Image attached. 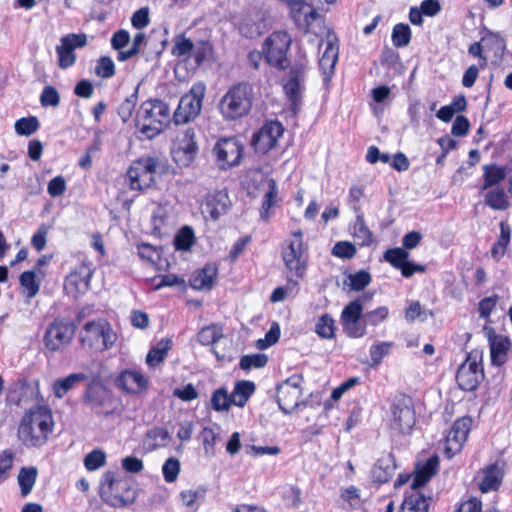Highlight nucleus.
<instances>
[{
  "instance_id": "603ef678",
  "label": "nucleus",
  "mask_w": 512,
  "mask_h": 512,
  "mask_svg": "<svg viewBox=\"0 0 512 512\" xmlns=\"http://www.w3.org/2000/svg\"><path fill=\"white\" fill-rule=\"evenodd\" d=\"M389 316V309L386 306H379L372 311H368L364 314L363 324L365 328L369 326H378L384 322Z\"/></svg>"
},
{
  "instance_id": "473e14b6",
  "label": "nucleus",
  "mask_w": 512,
  "mask_h": 512,
  "mask_svg": "<svg viewBox=\"0 0 512 512\" xmlns=\"http://www.w3.org/2000/svg\"><path fill=\"white\" fill-rule=\"evenodd\" d=\"M482 169L483 182L480 186L481 191L497 186L506 178V167L496 164H485Z\"/></svg>"
},
{
  "instance_id": "37998d69",
  "label": "nucleus",
  "mask_w": 512,
  "mask_h": 512,
  "mask_svg": "<svg viewBox=\"0 0 512 512\" xmlns=\"http://www.w3.org/2000/svg\"><path fill=\"white\" fill-rule=\"evenodd\" d=\"M268 357L262 353L246 354L240 358L239 368L243 371L260 369L267 365Z\"/></svg>"
},
{
  "instance_id": "0eeeda50",
  "label": "nucleus",
  "mask_w": 512,
  "mask_h": 512,
  "mask_svg": "<svg viewBox=\"0 0 512 512\" xmlns=\"http://www.w3.org/2000/svg\"><path fill=\"white\" fill-rule=\"evenodd\" d=\"M291 44L292 38L288 32L283 30L272 32L262 43L265 62L279 71L287 69Z\"/></svg>"
},
{
  "instance_id": "ea45409f",
  "label": "nucleus",
  "mask_w": 512,
  "mask_h": 512,
  "mask_svg": "<svg viewBox=\"0 0 512 512\" xmlns=\"http://www.w3.org/2000/svg\"><path fill=\"white\" fill-rule=\"evenodd\" d=\"M336 329L335 320L328 313L321 315L315 324V333L322 339H333Z\"/></svg>"
},
{
  "instance_id": "4be33fe9",
  "label": "nucleus",
  "mask_w": 512,
  "mask_h": 512,
  "mask_svg": "<svg viewBox=\"0 0 512 512\" xmlns=\"http://www.w3.org/2000/svg\"><path fill=\"white\" fill-rule=\"evenodd\" d=\"M195 136L194 128L188 127L178 137V146L173 152L174 160L178 164L188 166L194 161L198 151Z\"/></svg>"
},
{
  "instance_id": "69168bd1",
  "label": "nucleus",
  "mask_w": 512,
  "mask_h": 512,
  "mask_svg": "<svg viewBox=\"0 0 512 512\" xmlns=\"http://www.w3.org/2000/svg\"><path fill=\"white\" fill-rule=\"evenodd\" d=\"M409 253L404 248H390L384 252V259L391 264L395 269L399 267L408 259Z\"/></svg>"
},
{
  "instance_id": "2f4dec72",
  "label": "nucleus",
  "mask_w": 512,
  "mask_h": 512,
  "mask_svg": "<svg viewBox=\"0 0 512 512\" xmlns=\"http://www.w3.org/2000/svg\"><path fill=\"white\" fill-rule=\"evenodd\" d=\"M431 498L420 491L405 494L400 505L403 512H429Z\"/></svg>"
},
{
  "instance_id": "de8ad7c7",
  "label": "nucleus",
  "mask_w": 512,
  "mask_h": 512,
  "mask_svg": "<svg viewBox=\"0 0 512 512\" xmlns=\"http://www.w3.org/2000/svg\"><path fill=\"white\" fill-rule=\"evenodd\" d=\"M137 102H138V88H136L135 91L131 95L126 97L118 107L117 113L123 122H128L131 119V117L135 111Z\"/></svg>"
},
{
  "instance_id": "a211bd4d",
  "label": "nucleus",
  "mask_w": 512,
  "mask_h": 512,
  "mask_svg": "<svg viewBox=\"0 0 512 512\" xmlns=\"http://www.w3.org/2000/svg\"><path fill=\"white\" fill-rule=\"evenodd\" d=\"M391 412L393 426L403 434L410 433L416 422L412 398L400 394L392 404Z\"/></svg>"
},
{
  "instance_id": "f03ea898",
  "label": "nucleus",
  "mask_w": 512,
  "mask_h": 512,
  "mask_svg": "<svg viewBox=\"0 0 512 512\" xmlns=\"http://www.w3.org/2000/svg\"><path fill=\"white\" fill-rule=\"evenodd\" d=\"M254 88L249 82L231 85L218 103V110L225 121H238L247 117L253 108Z\"/></svg>"
},
{
  "instance_id": "49530a36",
  "label": "nucleus",
  "mask_w": 512,
  "mask_h": 512,
  "mask_svg": "<svg viewBox=\"0 0 512 512\" xmlns=\"http://www.w3.org/2000/svg\"><path fill=\"white\" fill-rule=\"evenodd\" d=\"M14 128L18 135L30 136L40 128V123L36 116L22 117L15 122Z\"/></svg>"
},
{
  "instance_id": "3c124183",
  "label": "nucleus",
  "mask_w": 512,
  "mask_h": 512,
  "mask_svg": "<svg viewBox=\"0 0 512 512\" xmlns=\"http://www.w3.org/2000/svg\"><path fill=\"white\" fill-rule=\"evenodd\" d=\"M199 439L202 442L205 454L213 456L216 451V442L218 439V433L215 429L210 426L204 427L199 434Z\"/></svg>"
},
{
  "instance_id": "f704fd0d",
  "label": "nucleus",
  "mask_w": 512,
  "mask_h": 512,
  "mask_svg": "<svg viewBox=\"0 0 512 512\" xmlns=\"http://www.w3.org/2000/svg\"><path fill=\"white\" fill-rule=\"evenodd\" d=\"M171 347L172 340L169 338H163L158 341L156 346L149 349L146 355V364L151 368L157 367L166 359Z\"/></svg>"
},
{
  "instance_id": "58836bf2",
  "label": "nucleus",
  "mask_w": 512,
  "mask_h": 512,
  "mask_svg": "<svg viewBox=\"0 0 512 512\" xmlns=\"http://www.w3.org/2000/svg\"><path fill=\"white\" fill-rule=\"evenodd\" d=\"M207 489L199 486L196 489L182 490L179 494L182 504L196 511L200 504L204 501Z\"/></svg>"
},
{
  "instance_id": "a878e982",
  "label": "nucleus",
  "mask_w": 512,
  "mask_h": 512,
  "mask_svg": "<svg viewBox=\"0 0 512 512\" xmlns=\"http://www.w3.org/2000/svg\"><path fill=\"white\" fill-rule=\"evenodd\" d=\"M395 469L396 463L394 455L392 453L382 455L372 466V482L378 485L388 483L392 479Z\"/></svg>"
},
{
  "instance_id": "aec40b11",
  "label": "nucleus",
  "mask_w": 512,
  "mask_h": 512,
  "mask_svg": "<svg viewBox=\"0 0 512 512\" xmlns=\"http://www.w3.org/2000/svg\"><path fill=\"white\" fill-rule=\"evenodd\" d=\"M363 304L359 299L349 302L341 313V322L346 335L350 338H362L366 335L365 324L360 322Z\"/></svg>"
},
{
  "instance_id": "f257e3e1",
  "label": "nucleus",
  "mask_w": 512,
  "mask_h": 512,
  "mask_svg": "<svg viewBox=\"0 0 512 512\" xmlns=\"http://www.w3.org/2000/svg\"><path fill=\"white\" fill-rule=\"evenodd\" d=\"M22 390H29L32 398L38 402L27 409L18 425V438L28 447H42L53 432L54 419L52 410L45 405V398L40 391L39 379L20 382Z\"/></svg>"
},
{
  "instance_id": "864d4df0",
  "label": "nucleus",
  "mask_w": 512,
  "mask_h": 512,
  "mask_svg": "<svg viewBox=\"0 0 512 512\" xmlns=\"http://www.w3.org/2000/svg\"><path fill=\"white\" fill-rule=\"evenodd\" d=\"M193 50L194 43L192 40L181 34L175 38V43L171 49V54L175 57H183L190 55Z\"/></svg>"
},
{
  "instance_id": "1a4fd4ad",
  "label": "nucleus",
  "mask_w": 512,
  "mask_h": 512,
  "mask_svg": "<svg viewBox=\"0 0 512 512\" xmlns=\"http://www.w3.org/2000/svg\"><path fill=\"white\" fill-rule=\"evenodd\" d=\"M484 377L483 353L476 349L472 350L456 372L457 384L463 391H475Z\"/></svg>"
},
{
  "instance_id": "a19ab883",
  "label": "nucleus",
  "mask_w": 512,
  "mask_h": 512,
  "mask_svg": "<svg viewBox=\"0 0 512 512\" xmlns=\"http://www.w3.org/2000/svg\"><path fill=\"white\" fill-rule=\"evenodd\" d=\"M195 243V234L190 226H183L175 235L173 244L177 251H189Z\"/></svg>"
},
{
  "instance_id": "39448f33",
  "label": "nucleus",
  "mask_w": 512,
  "mask_h": 512,
  "mask_svg": "<svg viewBox=\"0 0 512 512\" xmlns=\"http://www.w3.org/2000/svg\"><path fill=\"white\" fill-rule=\"evenodd\" d=\"M116 340L117 334L111 324L104 318L86 322L78 333L80 347L92 353H101L111 349Z\"/></svg>"
},
{
  "instance_id": "6ab92c4d",
  "label": "nucleus",
  "mask_w": 512,
  "mask_h": 512,
  "mask_svg": "<svg viewBox=\"0 0 512 512\" xmlns=\"http://www.w3.org/2000/svg\"><path fill=\"white\" fill-rule=\"evenodd\" d=\"M87 45V36L84 33H70L62 36L60 45L56 46L58 56V66L61 69L72 67L76 62L75 49L83 48Z\"/></svg>"
},
{
  "instance_id": "4468645a",
  "label": "nucleus",
  "mask_w": 512,
  "mask_h": 512,
  "mask_svg": "<svg viewBox=\"0 0 512 512\" xmlns=\"http://www.w3.org/2000/svg\"><path fill=\"white\" fill-rule=\"evenodd\" d=\"M218 166L227 170L240 165L243 154L244 145L235 136L220 138L213 147Z\"/></svg>"
},
{
  "instance_id": "423d86ee",
  "label": "nucleus",
  "mask_w": 512,
  "mask_h": 512,
  "mask_svg": "<svg viewBox=\"0 0 512 512\" xmlns=\"http://www.w3.org/2000/svg\"><path fill=\"white\" fill-rule=\"evenodd\" d=\"M161 161L158 157H141L134 160L126 172V182L131 190L143 191L156 182Z\"/></svg>"
},
{
  "instance_id": "79ce46f5",
  "label": "nucleus",
  "mask_w": 512,
  "mask_h": 512,
  "mask_svg": "<svg viewBox=\"0 0 512 512\" xmlns=\"http://www.w3.org/2000/svg\"><path fill=\"white\" fill-rule=\"evenodd\" d=\"M340 498L348 504L349 510H357L364 503V500L361 498L360 489L354 485L341 489Z\"/></svg>"
},
{
  "instance_id": "c85d7f7f",
  "label": "nucleus",
  "mask_w": 512,
  "mask_h": 512,
  "mask_svg": "<svg viewBox=\"0 0 512 512\" xmlns=\"http://www.w3.org/2000/svg\"><path fill=\"white\" fill-rule=\"evenodd\" d=\"M339 47L333 40H328L326 48L319 59V68L322 72L325 82L330 81L335 71V65L338 61Z\"/></svg>"
},
{
  "instance_id": "cd10ccee",
  "label": "nucleus",
  "mask_w": 512,
  "mask_h": 512,
  "mask_svg": "<svg viewBox=\"0 0 512 512\" xmlns=\"http://www.w3.org/2000/svg\"><path fill=\"white\" fill-rule=\"evenodd\" d=\"M280 199L278 197V186L274 179L268 180V189L265 192L261 207L259 209L260 219L268 222L275 213V208L279 206Z\"/></svg>"
},
{
  "instance_id": "6e6d98bb",
  "label": "nucleus",
  "mask_w": 512,
  "mask_h": 512,
  "mask_svg": "<svg viewBox=\"0 0 512 512\" xmlns=\"http://www.w3.org/2000/svg\"><path fill=\"white\" fill-rule=\"evenodd\" d=\"M391 347V342H379L372 345L369 349L371 359L370 365L372 367H377L382 362L383 358L389 354Z\"/></svg>"
},
{
  "instance_id": "8fccbe9b",
  "label": "nucleus",
  "mask_w": 512,
  "mask_h": 512,
  "mask_svg": "<svg viewBox=\"0 0 512 512\" xmlns=\"http://www.w3.org/2000/svg\"><path fill=\"white\" fill-rule=\"evenodd\" d=\"M232 403L231 395L228 394L227 389L224 387L216 389L212 393L211 407L213 410L220 412L230 408Z\"/></svg>"
},
{
  "instance_id": "b1692460",
  "label": "nucleus",
  "mask_w": 512,
  "mask_h": 512,
  "mask_svg": "<svg viewBox=\"0 0 512 512\" xmlns=\"http://www.w3.org/2000/svg\"><path fill=\"white\" fill-rule=\"evenodd\" d=\"M109 482V494L105 501L113 507H125L131 504L134 497L131 496L132 490L127 480H117L110 478Z\"/></svg>"
},
{
  "instance_id": "9b49d317",
  "label": "nucleus",
  "mask_w": 512,
  "mask_h": 512,
  "mask_svg": "<svg viewBox=\"0 0 512 512\" xmlns=\"http://www.w3.org/2000/svg\"><path fill=\"white\" fill-rule=\"evenodd\" d=\"M94 270L93 262L85 255L80 256L65 278L64 289L67 294L77 297L86 293L90 288Z\"/></svg>"
},
{
  "instance_id": "a18cd8bd",
  "label": "nucleus",
  "mask_w": 512,
  "mask_h": 512,
  "mask_svg": "<svg viewBox=\"0 0 512 512\" xmlns=\"http://www.w3.org/2000/svg\"><path fill=\"white\" fill-rule=\"evenodd\" d=\"M95 74L102 79H109L115 76L116 66L110 56H100L95 65Z\"/></svg>"
},
{
  "instance_id": "09e8293b",
  "label": "nucleus",
  "mask_w": 512,
  "mask_h": 512,
  "mask_svg": "<svg viewBox=\"0 0 512 512\" xmlns=\"http://www.w3.org/2000/svg\"><path fill=\"white\" fill-rule=\"evenodd\" d=\"M392 42L397 48L405 47L411 40V29L408 24L398 23L392 29Z\"/></svg>"
},
{
  "instance_id": "7c9ffc66",
  "label": "nucleus",
  "mask_w": 512,
  "mask_h": 512,
  "mask_svg": "<svg viewBox=\"0 0 512 512\" xmlns=\"http://www.w3.org/2000/svg\"><path fill=\"white\" fill-rule=\"evenodd\" d=\"M217 277V267L206 264L203 268L197 269L190 277L189 284L194 290H210Z\"/></svg>"
},
{
  "instance_id": "bf43d9fd",
  "label": "nucleus",
  "mask_w": 512,
  "mask_h": 512,
  "mask_svg": "<svg viewBox=\"0 0 512 512\" xmlns=\"http://www.w3.org/2000/svg\"><path fill=\"white\" fill-rule=\"evenodd\" d=\"M20 285L27 291L28 298H33L39 292L40 286L36 281L34 271H25L20 275Z\"/></svg>"
},
{
  "instance_id": "72a5a7b5",
  "label": "nucleus",
  "mask_w": 512,
  "mask_h": 512,
  "mask_svg": "<svg viewBox=\"0 0 512 512\" xmlns=\"http://www.w3.org/2000/svg\"><path fill=\"white\" fill-rule=\"evenodd\" d=\"M88 379L85 373H72L64 378H58L54 381L52 390L56 398H63L76 384Z\"/></svg>"
},
{
  "instance_id": "e433bc0d",
  "label": "nucleus",
  "mask_w": 512,
  "mask_h": 512,
  "mask_svg": "<svg viewBox=\"0 0 512 512\" xmlns=\"http://www.w3.org/2000/svg\"><path fill=\"white\" fill-rule=\"evenodd\" d=\"M484 202L493 210L503 211L510 207L509 198L503 187L489 188L485 194Z\"/></svg>"
},
{
  "instance_id": "c9c22d12",
  "label": "nucleus",
  "mask_w": 512,
  "mask_h": 512,
  "mask_svg": "<svg viewBox=\"0 0 512 512\" xmlns=\"http://www.w3.org/2000/svg\"><path fill=\"white\" fill-rule=\"evenodd\" d=\"M38 470L35 466L21 467L17 476V482L20 488V495L27 497L33 490L37 481Z\"/></svg>"
},
{
  "instance_id": "7ed1b4c3",
  "label": "nucleus",
  "mask_w": 512,
  "mask_h": 512,
  "mask_svg": "<svg viewBox=\"0 0 512 512\" xmlns=\"http://www.w3.org/2000/svg\"><path fill=\"white\" fill-rule=\"evenodd\" d=\"M171 122L170 108L161 99H148L140 105L136 114V125L148 139L163 132Z\"/></svg>"
},
{
  "instance_id": "4d7b16f0",
  "label": "nucleus",
  "mask_w": 512,
  "mask_h": 512,
  "mask_svg": "<svg viewBox=\"0 0 512 512\" xmlns=\"http://www.w3.org/2000/svg\"><path fill=\"white\" fill-rule=\"evenodd\" d=\"M145 39L146 36L144 33H137L133 38L131 47L126 51H120L119 53H117V61L125 62L133 58L134 56L138 55L140 52V47L145 42Z\"/></svg>"
},
{
  "instance_id": "c03bdc74",
  "label": "nucleus",
  "mask_w": 512,
  "mask_h": 512,
  "mask_svg": "<svg viewBox=\"0 0 512 512\" xmlns=\"http://www.w3.org/2000/svg\"><path fill=\"white\" fill-rule=\"evenodd\" d=\"M137 254L142 261L155 266L160 259L161 248L143 242L137 245Z\"/></svg>"
},
{
  "instance_id": "20e7f679",
  "label": "nucleus",
  "mask_w": 512,
  "mask_h": 512,
  "mask_svg": "<svg viewBox=\"0 0 512 512\" xmlns=\"http://www.w3.org/2000/svg\"><path fill=\"white\" fill-rule=\"evenodd\" d=\"M281 258L287 271L297 279H304L309 266V246L301 229L291 231L281 244Z\"/></svg>"
},
{
  "instance_id": "9d476101",
  "label": "nucleus",
  "mask_w": 512,
  "mask_h": 512,
  "mask_svg": "<svg viewBox=\"0 0 512 512\" xmlns=\"http://www.w3.org/2000/svg\"><path fill=\"white\" fill-rule=\"evenodd\" d=\"M206 86L202 81L195 82L179 101L173 114L175 124H186L193 121L201 112Z\"/></svg>"
},
{
  "instance_id": "f8f14e48",
  "label": "nucleus",
  "mask_w": 512,
  "mask_h": 512,
  "mask_svg": "<svg viewBox=\"0 0 512 512\" xmlns=\"http://www.w3.org/2000/svg\"><path fill=\"white\" fill-rule=\"evenodd\" d=\"M284 126L278 120H268L256 130L251 137L250 145L256 154L266 155L278 145L284 134Z\"/></svg>"
},
{
  "instance_id": "4c0bfd02",
  "label": "nucleus",
  "mask_w": 512,
  "mask_h": 512,
  "mask_svg": "<svg viewBox=\"0 0 512 512\" xmlns=\"http://www.w3.org/2000/svg\"><path fill=\"white\" fill-rule=\"evenodd\" d=\"M255 391V384L252 381L242 380L235 383L231 393L232 403L238 407L246 405L249 398Z\"/></svg>"
},
{
  "instance_id": "c756f323",
  "label": "nucleus",
  "mask_w": 512,
  "mask_h": 512,
  "mask_svg": "<svg viewBox=\"0 0 512 512\" xmlns=\"http://www.w3.org/2000/svg\"><path fill=\"white\" fill-rule=\"evenodd\" d=\"M231 205L228 193L225 191H214L206 197L205 208L213 220H217L225 214Z\"/></svg>"
},
{
  "instance_id": "393cba45",
  "label": "nucleus",
  "mask_w": 512,
  "mask_h": 512,
  "mask_svg": "<svg viewBox=\"0 0 512 512\" xmlns=\"http://www.w3.org/2000/svg\"><path fill=\"white\" fill-rule=\"evenodd\" d=\"M439 467V458L437 455L430 456L425 462H418L413 472L411 483L412 491L425 486L431 478L437 473Z\"/></svg>"
},
{
  "instance_id": "2eb2a0df",
  "label": "nucleus",
  "mask_w": 512,
  "mask_h": 512,
  "mask_svg": "<svg viewBox=\"0 0 512 512\" xmlns=\"http://www.w3.org/2000/svg\"><path fill=\"white\" fill-rule=\"evenodd\" d=\"M301 374H293L277 386L276 400L279 408L286 414L295 411L302 399Z\"/></svg>"
},
{
  "instance_id": "dca6fc26",
  "label": "nucleus",
  "mask_w": 512,
  "mask_h": 512,
  "mask_svg": "<svg viewBox=\"0 0 512 512\" xmlns=\"http://www.w3.org/2000/svg\"><path fill=\"white\" fill-rule=\"evenodd\" d=\"M83 402L98 415L107 417L116 412L113 394L102 384L90 383L83 396Z\"/></svg>"
},
{
  "instance_id": "6e6552de",
  "label": "nucleus",
  "mask_w": 512,
  "mask_h": 512,
  "mask_svg": "<svg viewBox=\"0 0 512 512\" xmlns=\"http://www.w3.org/2000/svg\"><path fill=\"white\" fill-rule=\"evenodd\" d=\"M307 67L308 59L303 54L290 67L288 80L283 84V90L289 102V109L293 115H297L301 109L304 90L303 82Z\"/></svg>"
},
{
  "instance_id": "ddd939ff",
  "label": "nucleus",
  "mask_w": 512,
  "mask_h": 512,
  "mask_svg": "<svg viewBox=\"0 0 512 512\" xmlns=\"http://www.w3.org/2000/svg\"><path fill=\"white\" fill-rule=\"evenodd\" d=\"M74 323L62 318H55L47 327L43 343L50 352H58L67 347L75 334Z\"/></svg>"
},
{
  "instance_id": "bb28decb",
  "label": "nucleus",
  "mask_w": 512,
  "mask_h": 512,
  "mask_svg": "<svg viewBox=\"0 0 512 512\" xmlns=\"http://www.w3.org/2000/svg\"><path fill=\"white\" fill-rule=\"evenodd\" d=\"M480 473L482 477L478 487L482 493L497 491L500 488L504 478V470L497 462L485 466Z\"/></svg>"
},
{
  "instance_id": "5701e85b",
  "label": "nucleus",
  "mask_w": 512,
  "mask_h": 512,
  "mask_svg": "<svg viewBox=\"0 0 512 512\" xmlns=\"http://www.w3.org/2000/svg\"><path fill=\"white\" fill-rule=\"evenodd\" d=\"M488 342L490 347L491 364L501 367L507 361L508 352L511 348V341L509 337L496 334L493 329L488 333Z\"/></svg>"
},
{
  "instance_id": "13d9d810",
  "label": "nucleus",
  "mask_w": 512,
  "mask_h": 512,
  "mask_svg": "<svg viewBox=\"0 0 512 512\" xmlns=\"http://www.w3.org/2000/svg\"><path fill=\"white\" fill-rule=\"evenodd\" d=\"M106 463V454L101 449H94L84 457V466L88 471H95Z\"/></svg>"
},
{
  "instance_id": "052dcab7",
  "label": "nucleus",
  "mask_w": 512,
  "mask_h": 512,
  "mask_svg": "<svg viewBox=\"0 0 512 512\" xmlns=\"http://www.w3.org/2000/svg\"><path fill=\"white\" fill-rule=\"evenodd\" d=\"M484 51L497 56L503 50L502 39L495 33L489 32L481 38Z\"/></svg>"
},
{
  "instance_id": "0e129e2a",
  "label": "nucleus",
  "mask_w": 512,
  "mask_h": 512,
  "mask_svg": "<svg viewBox=\"0 0 512 512\" xmlns=\"http://www.w3.org/2000/svg\"><path fill=\"white\" fill-rule=\"evenodd\" d=\"M15 453L11 449L0 452V484L4 482L13 468Z\"/></svg>"
},
{
  "instance_id": "338daca9",
  "label": "nucleus",
  "mask_w": 512,
  "mask_h": 512,
  "mask_svg": "<svg viewBox=\"0 0 512 512\" xmlns=\"http://www.w3.org/2000/svg\"><path fill=\"white\" fill-rule=\"evenodd\" d=\"M371 282V275L365 270H360L349 275V287L353 291H361L365 289Z\"/></svg>"
},
{
  "instance_id": "774afa93",
  "label": "nucleus",
  "mask_w": 512,
  "mask_h": 512,
  "mask_svg": "<svg viewBox=\"0 0 512 512\" xmlns=\"http://www.w3.org/2000/svg\"><path fill=\"white\" fill-rule=\"evenodd\" d=\"M179 472L180 462L177 458L170 457L164 462L162 473L167 483H173L177 479Z\"/></svg>"
},
{
  "instance_id": "e2e57ef3",
  "label": "nucleus",
  "mask_w": 512,
  "mask_h": 512,
  "mask_svg": "<svg viewBox=\"0 0 512 512\" xmlns=\"http://www.w3.org/2000/svg\"><path fill=\"white\" fill-rule=\"evenodd\" d=\"M300 279L290 277L287 279L285 286H277L270 295V301L272 303H277L284 301L289 292L292 291L295 287L298 286Z\"/></svg>"
},
{
  "instance_id": "5fc2aeb1",
  "label": "nucleus",
  "mask_w": 512,
  "mask_h": 512,
  "mask_svg": "<svg viewBox=\"0 0 512 512\" xmlns=\"http://www.w3.org/2000/svg\"><path fill=\"white\" fill-rule=\"evenodd\" d=\"M221 332L217 329L215 325H209L203 327L197 334L198 342L203 346H209L216 343L220 338H222Z\"/></svg>"
},
{
  "instance_id": "680f3d73",
  "label": "nucleus",
  "mask_w": 512,
  "mask_h": 512,
  "mask_svg": "<svg viewBox=\"0 0 512 512\" xmlns=\"http://www.w3.org/2000/svg\"><path fill=\"white\" fill-rule=\"evenodd\" d=\"M153 290L172 287L184 283V280L175 274L157 275L150 279Z\"/></svg>"
},
{
  "instance_id": "f3484780",
  "label": "nucleus",
  "mask_w": 512,
  "mask_h": 512,
  "mask_svg": "<svg viewBox=\"0 0 512 512\" xmlns=\"http://www.w3.org/2000/svg\"><path fill=\"white\" fill-rule=\"evenodd\" d=\"M473 419L471 416H462L456 419L444 441V455L451 459L461 452L471 431Z\"/></svg>"
},
{
  "instance_id": "412c9836",
  "label": "nucleus",
  "mask_w": 512,
  "mask_h": 512,
  "mask_svg": "<svg viewBox=\"0 0 512 512\" xmlns=\"http://www.w3.org/2000/svg\"><path fill=\"white\" fill-rule=\"evenodd\" d=\"M115 385L126 394L139 395L147 390L149 380L137 369H124L116 377Z\"/></svg>"
}]
</instances>
